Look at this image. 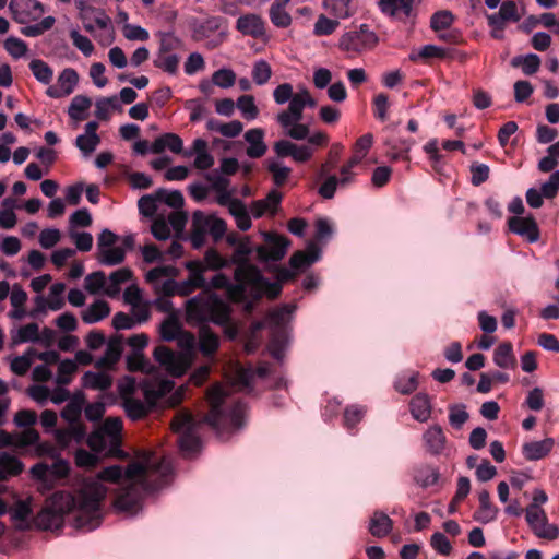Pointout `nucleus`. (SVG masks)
Here are the masks:
<instances>
[{
  "label": "nucleus",
  "mask_w": 559,
  "mask_h": 559,
  "mask_svg": "<svg viewBox=\"0 0 559 559\" xmlns=\"http://www.w3.org/2000/svg\"><path fill=\"white\" fill-rule=\"evenodd\" d=\"M254 379L252 368H236L235 380L230 386L221 384L213 385L207 391V401L210 412L202 420H197L190 413H178L173 421V430L179 435L178 444L183 456L192 457L201 450V439L199 430L203 423L209 424L223 440L227 439L225 433L239 430L243 426V418L247 411V404L240 400L233 401L228 409L231 386L250 388Z\"/></svg>",
  "instance_id": "f257e3e1"
},
{
  "label": "nucleus",
  "mask_w": 559,
  "mask_h": 559,
  "mask_svg": "<svg viewBox=\"0 0 559 559\" xmlns=\"http://www.w3.org/2000/svg\"><path fill=\"white\" fill-rule=\"evenodd\" d=\"M173 471L170 459L164 456L157 460L154 454L145 453L141 461L130 463L124 469L120 465L103 468L97 474V478L85 479L81 486L87 481H98L106 496L108 489L103 481L117 484L119 488L114 502L115 508L119 512L134 515L141 510L143 493L153 492L166 486Z\"/></svg>",
  "instance_id": "f03ea898"
},
{
  "label": "nucleus",
  "mask_w": 559,
  "mask_h": 559,
  "mask_svg": "<svg viewBox=\"0 0 559 559\" xmlns=\"http://www.w3.org/2000/svg\"><path fill=\"white\" fill-rule=\"evenodd\" d=\"M104 488L98 481H87L75 491L55 492L46 507L36 515L35 524L41 530L62 527L66 514H73V526L85 532L94 531L102 523Z\"/></svg>",
  "instance_id": "7ed1b4c3"
},
{
  "label": "nucleus",
  "mask_w": 559,
  "mask_h": 559,
  "mask_svg": "<svg viewBox=\"0 0 559 559\" xmlns=\"http://www.w3.org/2000/svg\"><path fill=\"white\" fill-rule=\"evenodd\" d=\"M186 320L189 324H215L223 328L229 340L238 335V328L233 319V308L217 294H198L186 301Z\"/></svg>",
  "instance_id": "20e7f679"
},
{
  "label": "nucleus",
  "mask_w": 559,
  "mask_h": 559,
  "mask_svg": "<svg viewBox=\"0 0 559 559\" xmlns=\"http://www.w3.org/2000/svg\"><path fill=\"white\" fill-rule=\"evenodd\" d=\"M122 421L117 417L107 418L103 425L87 437V445L92 450L79 449L74 460L79 467H94L100 457H122L121 449Z\"/></svg>",
  "instance_id": "39448f33"
},
{
  "label": "nucleus",
  "mask_w": 559,
  "mask_h": 559,
  "mask_svg": "<svg viewBox=\"0 0 559 559\" xmlns=\"http://www.w3.org/2000/svg\"><path fill=\"white\" fill-rule=\"evenodd\" d=\"M253 252V247L248 239L241 240L229 261L231 265H236L234 280L245 276L251 283V288L257 292L258 296L267 295L276 297L282 289L280 283H271L260 272V270L249 263V258Z\"/></svg>",
  "instance_id": "423d86ee"
},
{
  "label": "nucleus",
  "mask_w": 559,
  "mask_h": 559,
  "mask_svg": "<svg viewBox=\"0 0 559 559\" xmlns=\"http://www.w3.org/2000/svg\"><path fill=\"white\" fill-rule=\"evenodd\" d=\"M295 310V305L285 304L270 311L264 320V325L271 331L267 349L271 356L278 361H282L284 358L288 344V325L293 320Z\"/></svg>",
  "instance_id": "0eeeda50"
},
{
  "label": "nucleus",
  "mask_w": 559,
  "mask_h": 559,
  "mask_svg": "<svg viewBox=\"0 0 559 559\" xmlns=\"http://www.w3.org/2000/svg\"><path fill=\"white\" fill-rule=\"evenodd\" d=\"M83 401L72 399L61 411V417L69 423V427L64 429H56L55 438L61 448H68L71 443H81L86 437V430L80 423L82 414Z\"/></svg>",
  "instance_id": "6e6552de"
},
{
  "label": "nucleus",
  "mask_w": 559,
  "mask_h": 559,
  "mask_svg": "<svg viewBox=\"0 0 559 559\" xmlns=\"http://www.w3.org/2000/svg\"><path fill=\"white\" fill-rule=\"evenodd\" d=\"M304 109L305 104L299 91L290 99L288 108L276 116V121L282 127L284 134L296 141H302L309 134L308 124L301 123Z\"/></svg>",
  "instance_id": "1a4fd4ad"
},
{
  "label": "nucleus",
  "mask_w": 559,
  "mask_h": 559,
  "mask_svg": "<svg viewBox=\"0 0 559 559\" xmlns=\"http://www.w3.org/2000/svg\"><path fill=\"white\" fill-rule=\"evenodd\" d=\"M379 41L377 33L367 23L353 26L338 39L340 50L347 53H361L373 49Z\"/></svg>",
  "instance_id": "9d476101"
},
{
  "label": "nucleus",
  "mask_w": 559,
  "mask_h": 559,
  "mask_svg": "<svg viewBox=\"0 0 559 559\" xmlns=\"http://www.w3.org/2000/svg\"><path fill=\"white\" fill-rule=\"evenodd\" d=\"M210 288L224 289L228 299L235 302L243 300L247 294H251L255 298L261 297L251 288V283L245 276L235 280V283H233L225 274L217 273L207 283V290Z\"/></svg>",
  "instance_id": "9b49d317"
},
{
  "label": "nucleus",
  "mask_w": 559,
  "mask_h": 559,
  "mask_svg": "<svg viewBox=\"0 0 559 559\" xmlns=\"http://www.w3.org/2000/svg\"><path fill=\"white\" fill-rule=\"evenodd\" d=\"M187 218V214L182 211H169L166 216L157 214L153 219L151 231L157 240H166L171 236V231L177 235L182 233Z\"/></svg>",
  "instance_id": "f8f14e48"
},
{
  "label": "nucleus",
  "mask_w": 559,
  "mask_h": 559,
  "mask_svg": "<svg viewBox=\"0 0 559 559\" xmlns=\"http://www.w3.org/2000/svg\"><path fill=\"white\" fill-rule=\"evenodd\" d=\"M322 251L314 243H308L306 251H296L289 259L292 270L283 267L278 272V278L282 282L290 281L295 277L296 272L301 271L321 259Z\"/></svg>",
  "instance_id": "ddd939ff"
},
{
  "label": "nucleus",
  "mask_w": 559,
  "mask_h": 559,
  "mask_svg": "<svg viewBox=\"0 0 559 559\" xmlns=\"http://www.w3.org/2000/svg\"><path fill=\"white\" fill-rule=\"evenodd\" d=\"M153 356L160 367L175 377L182 376L190 366L188 355L174 352L165 345L156 346Z\"/></svg>",
  "instance_id": "4468645a"
},
{
  "label": "nucleus",
  "mask_w": 559,
  "mask_h": 559,
  "mask_svg": "<svg viewBox=\"0 0 559 559\" xmlns=\"http://www.w3.org/2000/svg\"><path fill=\"white\" fill-rule=\"evenodd\" d=\"M525 519L534 534L539 538L555 540L559 536V528L547 521L546 514L538 506L526 508Z\"/></svg>",
  "instance_id": "2eb2a0df"
},
{
  "label": "nucleus",
  "mask_w": 559,
  "mask_h": 559,
  "mask_svg": "<svg viewBox=\"0 0 559 559\" xmlns=\"http://www.w3.org/2000/svg\"><path fill=\"white\" fill-rule=\"evenodd\" d=\"M9 10L12 19L19 24L36 22L45 12L44 4L38 0H11Z\"/></svg>",
  "instance_id": "dca6fc26"
},
{
  "label": "nucleus",
  "mask_w": 559,
  "mask_h": 559,
  "mask_svg": "<svg viewBox=\"0 0 559 559\" xmlns=\"http://www.w3.org/2000/svg\"><path fill=\"white\" fill-rule=\"evenodd\" d=\"M263 236L266 243L257 248L259 260L264 262L282 260L287 252L290 241L286 237L274 233H265Z\"/></svg>",
  "instance_id": "f3484780"
},
{
  "label": "nucleus",
  "mask_w": 559,
  "mask_h": 559,
  "mask_svg": "<svg viewBox=\"0 0 559 559\" xmlns=\"http://www.w3.org/2000/svg\"><path fill=\"white\" fill-rule=\"evenodd\" d=\"M176 273L177 270L174 266H157L146 273L145 280L147 283L153 285L157 294L170 297L177 295V282L170 278L163 282H160V280L168 276H174Z\"/></svg>",
  "instance_id": "a211bd4d"
},
{
  "label": "nucleus",
  "mask_w": 559,
  "mask_h": 559,
  "mask_svg": "<svg viewBox=\"0 0 559 559\" xmlns=\"http://www.w3.org/2000/svg\"><path fill=\"white\" fill-rule=\"evenodd\" d=\"M379 10L386 16L399 22L415 19L414 0H378Z\"/></svg>",
  "instance_id": "6ab92c4d"
},
{
  "label": "nucleus",
  "mask_w": 559,
  "mask_h": 559,
  "mask_svg": "<svg viewBox=\"0 0 559 559\" xmlns=\"http://www.w3.org/2000/svg\"><path fill=\"white\" fill-rule=\"evenodd\" d=\"M79 73L73 68L63 69L57 79V85H50L46 90V95L50 98H62L71 95L79 84Z\"/></svg>",
  "instance_id": "aec40b11"
},
{
  "label": "nucleus",
  "mask_w": 559,
  "mask_h": 559,
  "mask_svg": "<svg viewBox=\"0 0 559 559\" xmlns=\"http://www.w3.org/2000/svg\"><path fill=\"white\" fill-rule=\"evenodd\" d=\"M508 226L511 233L521 236L530 243H535L539 240L540 233L538 225L533 215L512 216L508 219Z\"/></svg>",
  "instance_id": "412c9836"
},
{
  "label": "nucleus",
  "mask_w": 559,
  "mask_h": 559,
  "mask_svg": "<svg viewBox=\"0 0 559 559\" xmlns=\"http://www.w3.org/2000/svg\"><path fill=\"white\" fill-rule=\"evenodd\" d=\"M423 443L430 455H447L448 439L441 426H429L423 433Z\"/></svg>",
  "instance_id": "4be33fe9"
},
{
  "label": "nucleus",
  "mask_w": 559,
  "mask_h": 559,
  "mask_svg": "<svg viewBox=\"0 0 559 559\" xmlns=\"http://www.w3.org/2000/svg\"><path fill=\"white\" fill-rule=\"evenodd\" d=\"M521 20L518 5L513 0H506L501 3L497 13L488 14L487 22L491 28H496L502 33L507 22L516 23Z\"/></svg>",
  "instance_id": "5701e85b"
},
{
  "label": "nucleus",
  "mask_w": 559,
  "mask_h": 559,
  "mask_svg": "<svg viewBox=\"0 0 559 559\" xmlns=\"http://www.w3.org/2000/svg\"><path fill=\"white\" fill-rule=\"evenodd\" d=\"M213 218L214 214H205L202 211H195L193 213L190 234L193 248L199 249L205 243Z\"/></svg>",
  "instance_id": "b1692460"
},
{
  "label": "nucleus",
  "mask_w": 559,
  "mask_h": 559,
  "mask_svg": "<svg viewBox=\"0 0 559 559\" xmlns=\"http://www.w3.org/2000/svg\"><path fill=\"white\" fill-rule=\"evenodd\" d=\"M322 7L335 20H346L357 13L359 0H323Z\"/></svg>",
  "instance_id": "393cba45"
},
{
  "label": "nucleus",
  "mask_w": 559,
  "mask_h": 559,
  "mask_svg": "<svg viewBox=\"0 0 559 559\" xmlns=\"http://www.w3.org/2000/svg\"><path fill=\"white\" fill-rule=\"evenodd\" d=\"M282 199L283 194L277 189L270 190L264 199L251 203L250 211L252 216L259 218L266 213L274 215L277 212Z\"/></svg>",
  "instance_id": "a878e982"
},
{
  "label": "nucleus",
  "mask_w": 559,
  "mask_h": 559,
  "mask_svg": "<svg viewBox=\"0 0 559 559\" xmlns=\"http://www.w3.org/2000/svg\"><path fill=\"white\" fill-rule=\"evenodd\" d=\"M236 28L246 36L260 38L265 34V23L261 16L249 13L238 17Z\"/></svg>",
  "instance_id": "bb28decb"
},
{
  "label": "nucleus",
  "mask_w": 559,
  "mask_h": 559,
  "mask_svg": "<svg viewBox=\"0 0 559 559\" xmlns=\"http://www.w3.org/2000/svg\"><path fill=\"white\" fill-rule=\"evenodd\" d=\"M166 150L174 154H183L181 138L176 133L167 132L156 138L151 144V153L153 154H160Z\"/></svg>",
  "instance_id": "cd10ccee"
},
{
  "label": "nucleus",
  "mask_w": 559,
  "mask_h": 559,
  "mask_svg": "<svg viewBox=\"0 0 559 559\" xmlns=\"http://www.w3.org/2000/svg\"><path fill=\"white\" fill-rule=\"evenodd\" d=\"M264 136L265 132L261 128L250 129L245 133V140L248 143L246 154L250 158H260L266 153Z\"/></svg>",
  "instance_id": "c85d7f7f"
},
{
  "label": "nucleus",
  "mask_w": 559,
  "mask_h": 559,
  "mask_svg": "<svg viewBox=\"0 0 559 559\" xmlns=\"http://www.w3.org/2000/svg\"><path fill=\"white\" fill-rule=\"evenodd\" d=\"M554 445L555 440L552 438L526 442L522 447V454L527 461H538L547 456Z\"/></svg>",
  "instance_id": "c756f323"
},
{
  "label": "nucleus",
  "mask_w": 559,
  "mask_h": 559,
  "mask_svg": "<svg viewBox=\"0 0 559 559\" xmlns=\"http://www.w3.org/2000/svg\"><path fill=\"white\" fill-rule=\"evenodd\" d=\"M199 330V350L205 357H213L219 347V337L207 324H197Z\"/></svg>",
  "instance_id": "7c9ffc66"
},
{
  "label": "nucleus",
  "mask_w": 559,
  "mask_h": 559,
  "mask_svg": "<svg viewBox=\"0 0 559 559\" xmlns=\"http://www.w3.org/2000/svg\"><path fill=\"white\" fill-rule=\"evenodd\" d=\"M413 418L419 423H426L431 415V403L426 393L416 394L409 403Z\"/></svg>",
  "instance_id": "2f4dec72"
},
{
  "label": "nucleus",
  "mask_w": 559,
  "mask_h": 559,
  "mask_svg": "<svg viewBox=\"0 0 559 559\" xmlns=\"http://www.w3.org/2000/svg\"><path fill=\"white\" fill-rule=\"evenodd\" d=\"M23 469L24 464L20 459L8 452H0V481L20 475Z\"/></svg>",
  "instance_id": "473e14b6"
},
{
  "label": "nucleus",
  "mask_w": 559,
  "mask_h": 559,
  "mask_svg": "<svg viewBox=\"0 0 559 559\" xmlns=\"http://www.w3.org/2000/svg\"><path fill=\"white\" fill-rule=\"evenodd\" d=\"M181 57L179 53L156 51L153 64L168 75L175 76L179 72Z\"/></svg>",
  "instance_id": "72a5a7b5"
},
{
  "label": "nucleus",
  "mask_w": 559,
  "mask_h": 559,
  "mask_svg": "<svg viewBox=\"0 0 559 559\" xmlns=\"http://www.w3.org/2000/svg\"><path fill=\"white\" fill-rule=\"evenodd\" d=\"M112 384L110 374L105 371H86L82 377V385L85 389L105 391Z\"/></svg>",
  "instance_id": "f704fd0d"
},
{
  "label": "nucleus",
  "mask_w": 559,
  "mask_h": 559,
  "mask_svg": "<svg viewBox=\"0 0 559 559\" xmlns=\"http://www.w3.org/2000/svg\"><path fill=\"white\" fill-rule=\"evenodd\" d=\"M393 522L388 514L376 511L369 522V532L372 536L381 538L392 531Z\"/></svg>",
  "instance_id": "c9c22d12"
},
{
  "label": "nucleus",
  "mask_w": 559,
  "mask_h": 559,
  "mask_svg": "<svg viewBox=\"0 0 559 559\" xmlns=\"http://www.w3.org/2000/svg\"><path fill=\"white\" fill-rule=\"evenodd\" d=\"M186 270L189 272L188 280L192 281L194 286H198L200 289H203L201 294H214L213 292H207V282L204 277V272L206 267L201 260H190L185 263Z\"/></svg>",
  "instance_id": "e433bc0d"
},
{
  "label": "nucleus",
  "mask_w": 559,
  "mask_h": 559,
  "mask_svg": "<svg viewBox=\"0 0 559 559\" xmlns=\"http://www.w3.org/2000/svg\"><path fill=\"white\" fill-rule=\"evenodd\" d=\"M110 313V307L107 301L98 299L82 311V320L87 324L102 321Z\"/></svg>",
  "instance_id": "4c0bfd02"
},
{
  "label": "nucleus",
  "mask_w": 559,
  "mask_h": 559,
  "mask_svg": "<svg viewBox=\"0 0 559 559\" xmlns=\"http://www.w3.org/2000/svg\"><path fill=\"white\" fill-rule=\"evenodd\" d=\"M439 478L440 473L436 466L421 464L415 468L414 480L423 488H428L436 485Z\"/></svg>",
  "instance_id": "58836bf2"
},
{
  "label": "nucleus",
  "mask_w": 559,
  "mask_h": 559,
  "mask_svg": "<svg viewBox=\"0 0 559 559\" xmlns=\"http://www.w3.org/2000/svg\"><path fill=\"white\" fill-rule=\"evenodd\" d=\"M132 277V272L128 267H121L114 271L107 280L105 294L109 297H116L121 290V284L127 283Z\"/></svg>",
  "instance_id": "ea45409f"
},
{
  "label": "nucleus",
  "mask_w": 559,
  "mask_h": 559,
  "mask_svg": "<svg viewBox=\"0 0 559 559\" xmlns=\"http://www.w3.org/2000/svg\"><path fill=\"white\" fill-rule=\"evenodd\" d=\"M92 106V99L85 95H75L69 107L68 115L73 121H83L87 116V110Z\"/></svg>",
  "instance_id": "a19ab883"
},
{
  "label": "nucleus",
  "mask_w": 559,
  "mask_h": 559,
  "mask_svg": "<svg viewBox=\"0 0 559 559\" xmlns=\"http://www.w3.org/2000/svg\"><path fill=\"white\" fill-rule=\"evenodd\" d=\"M175 383L171 380H160L153 385L145 384L143 393L146 402L154 404L158 399L167 395L174 390Z\"/></svg>",
  "instance_id": "79ce46f5"
},
{
  "label": "nucleus",
  "mask_w": 559,
  "mask_h": 559,
  "mask_svg": "<svg viewBox=\"0 0 559 559\" xmlns=\"http://www.w3.org/2000/svg\"><path fill=\"white\" fill-rule=\"evenodd\" d=\"M122 405L129 418L132 420H139L146 416L152 404L148 402L145 403L142 400L135 399L133 396H127L124 400H122Z\"/></svg>",
  "instance_id": "37998d69"
},
{
  "label": "nucleus",
  "mask_w": 559,
  "mask_h": 559,
  "mask_svg": "<svg viewBox=\"0 0 559 559\" xmlns=\"http://www.w3.org/2000/svg\"><path fill=\"white\" fill-rule=\"evenodd\" d=\"M126 259L124 248L114 246L104 250L97 251L96 260L100 265L116 266L121 264Z\"/></svg>",
  "instance_id": "c03bdc74"
},
{
  "label": "nucleus",
  "mask_w": 559,
  "mask_h": 559,
  "mask_svg": "<svg viewBox=\"0 0 559 559\" xmlns=\"http://www.w3.org/2000/svg\"><path fill=\"white\" fill-rule=\"evenodd\" d=\"M11 340L14 345L39 342L38 324L33 322L19 328L11 333Z\"/></svg>",
  "instance_id": "a18cd8bd"
},
{
  "label": "nucleus",
  "mask_w": 559,
  "mask_h": 559,
  "mask_svg": "<svg viewBox=\"0 0 559 559\" xmlns=\"http://www.w3.org/2000/svg\"><path fill=\"white\" fill-rule=\"evenodd\" d=\"M511 66L521 68L525 75L535 74L540 67V58L536 53L515 56L511 60Z\"/></svg>",
  "instance_id": "49530a36"
},
{
  "label": "nucleus",
  "mask_w": 559,
  "mask_h": 559,
  "mask_svg": "<svg viewBox=\"0 0 559 559\" xmlns=\"http://www.w3.org/2000/svg\"><path fill=\"white\" fill-rule=\"evenodd\" d=\"M366 408L360 405H349L344 411L343 426L350 433H356V426L362 420Z\"/></svg>",
  "instance_id": "de8ad7c7"
},
{
  "label": "nucleus",
  "mask_w": 559,
  "mask_h": 559,
  "mask_svg": "<svg viewBox=\"0 0 559 559\" xmlns=\"http://www.w3.org/2000/svg\"><path fill=\"white\" fill-rule=\"evenodd\" d=\"M493 362L502 369H510L515 366V357L511 343H501L496 347Z\"/></svg>",
  "instance_id": "09e8293b"
},
{
  "label": "nucleus",
  "mask_w": 559,
  "mask_h": 559,
  "mask_svg": "<svg viewBox=\"0 0 559 559\" xmlns=\"http://www.w3.org/2000/svg\"><path fill=\"white\" fill-rule=\"evenodd\" d=\"M182 50H185V43L174 32H163L159 34L157 51L178 53V51Z\"/></svg>",
  "instance_id": "8fccbe9b"
},
{
  "label": "nucleus",
  "mask_w": 559,
  "mask_h": 559,
  "mask_svg": "<svg viewBox=\"0 0 559 559\" xmlns=\"http://www.w3.org/2000/svg\"><path fill=\"white\" fill-rule=\"evenodd\" d=\"M447 56V51L444 48L436 45H424L417 50L412 51L409 55V60L417 61H427L429 59H443Z\"/></svg>",
  "instance_id": "3c124183"
},
{
  "label": "nucleus",
  "mask_w": 559,
  "mask_h": 559,
  "mask_svg": "<svg viewBox=\"0 0 559 559\" xmlns=\"http://www.w3.org/2000/svg\"><path fill=\"white\" fill-rule=\"evenodd\" d=\"M29 70L34 78L44 85H49L53 78L52 68L41 59H33L31 60Z\"/></svg>",
  "instance_id": "603ef678"
},
{
  "label": "nucleus",
  "mask_w": 559,
  "mask_h": 559,
  "mask_svg": "<svg viewBox=\"0 0 559 559\" xmlns=\"http://www.w3.org/2000/svg\"><path fill=\"white\" fill-rule=\"evenodd\" d=\"M181 332V324L174 313H170L159 326L160 337L166 342L175 341Z\"/></svg>",
  "instance_id": "864d4df0"
},
{
  "label": "nucleus",
  "mask_w": 559,
  "mask_h": 559,
  "mask_svg": "<svg viewBox=\"0 0 559 559\" xmlns=\"http://www.w3.org/2000/svg\"><path fill=\"white\" fill-rule=\"evenodd\" d=\"M418 372H403L394 381V388L401 394H411L418 386Z\"/></svg>",
  "instance_id": "5fc2aeb1"
},
{
  "label": "nucleus",
  "mask_w": 559,
  "mask_h": 559,
  "mask_svg": "<svg viewBox=\"0 0 559 559\" xmlns=\"http://www.w3.org/2000/svg\"><path fill=\"white\" fill-rule=\"evenodd\" d=\"M228 212L234 217L236 225L240 230L246 231L251 228V217L242 201L233 203V207Z\"/></svg>",
  "instance_id": "6e6d98bb"
},
{
  "label": "nucleus",
  "mask_w": 559,
  "mask_h": 559,
  "mask_svg": "<svg viewBox=\"0 0 559 559\" xmlns=\"http://www.w3.org/2000/svg\"><path fill=\"white\" fill-rule=\"evenodd\" d=\"M36 350L28 348L23 355L16 356L11 360L10 369L16 376H24L33 364Z\"/></svg>",
  "instance_id": "4d7b16f0"
},
{
  "label": "nucleus",
  "mask_w": 559,
  "mask_h": 559,
  "mask_svg": "<svg viewBox=\"0 0 559 559\" xmlns=\"http://www.w3.org/2000/svg\"><path fill=\"white\" fill-rule=\"evenodd\" d=\"M156 195L159 198L160 205L171 207V211H179L185 203L183 195L178 190L168 191L166 189H158Z\"/></svg>",
  "instance_id": "13d9d810"
},
{
  "label": "nucleus",
  "mask_w": 559,
  "mask_h": 559,
  "mask_svg": "<svg viewBox=\"0 0 559 559\" xmlns=\"http://www.w3.org/2000/svg\"><path fill=\"white\" fill-rule=\"evenodd\" d=\"M56 23V19L53 16H46L40 20V22L35 24H24L25 26L21 28V33L27 37H37L44 34L45 32L51 29Z\"/></svg>",
  "instance_id": "bf43d9fd"
},
{
  "label": "nucleus",
  "mask_w": 559,
  "mask_h": 559,
  "mask_svg": "<svg viewBox=\"0 0 559 559\" xmlns=\"http://www.w3.org/2000/svg\"><path fill=\"white\" fill-rule=\"evenodd\" d=\"M15 201L7 198L2 201L0 210V226L4 229H11L16 224V215L14 213Z\"/></svg>",
  "instance_id": "052dcab7"
},
{
  "label": "nucleus",
  "mask_w": 559,
  "mask_h": 559,
  "mask_svg": "<svg viewBox=\"0 0 559 559\" xmlns=\"http://www.w3.org/2000/svg\"><path fill=\"white\" fill-rule=\"evenodd\" d=\"M267 170L272 174L273 181L278 187L287 181L292 171L289 167L283 165L278 159H269Z\"/></svg>",
  "instance_id": "680f3d73"
},
{
  "label": "nucleus",
  "mask_w": 559,
  "mask_h": 559,
  "mask_svg": "<svg viewBox=\"0 0 559 559\" xmlns=\"http://www.w3.org/2000/svg\"><path fill=\"white\" fill-rule=\"evenodd\" d=\"M139 211L141 214L153 217L159 213L160 203L159 198L155 194L143 195L138 201Z\"/></svg>",
  "instance_id": "e2e57ef3"
},
{
  "label": "nucleus",
  "mask_w": 559,
  "mask_h": 559,
  "mask_svg": "<svg viewBox=\"0 0 559 559\" xmlns=\"http://www.w3.org/2000/svg\"><path fill=\"white\" fill-rule=\"evenodd\" d=\"M251 75H252L253 82L257 85H264L271 79V75H272L271 66L264 59L257 60L253 63Z\"/></svg>",
  "instance_id": "0e129e2a"
},
{
  "label": "nucleus",
  "mask_w": 559,
  "mask_h": 559,
  "mask_svg": "<svg viewBox=\"0 0 559 559\" xmlns=\"http://www.w3.org/2000/svg\"><path fill=\"white\" fill-rule=\"evenodd\" d=\"M4 49L14 59H21L28 52L27 44L15 36H10L4 40Z\"/></svg>",
  "instance_id": "69168bd1"
},
{
  "label": "nucleus",
  "mask_w": 559,
  "mask_h": 559,
  "mask_svg": "<svg viewBox=\"0 0 559 559\" xmlns=\"http://www.w3.org/2000/svg\"><path fill=\"white\" fill-rule=\"evenodd\" d=\"M453 22L454 15L448 10H442L432 14L430 19V27L432 31L439 33L450 28Z\"/></svg>",
  "instance_id": "338daca9"
},
{
  "label": "nucleus",
  "mask_w": 559,
  "mask_h": 559,
  "mask_svg": "<svg viewBox=\"0 0 559 559\" xmlns=\"http://www.w3.org/2000/svg\"><path fill=\"white\" fill-rule=\"evenodd\" d=\"M338 21L320 14L313 25V34L317 36H328L336 31Z\"/></svg>",
  "instance_id": "774afa93"
}]
</instances>
